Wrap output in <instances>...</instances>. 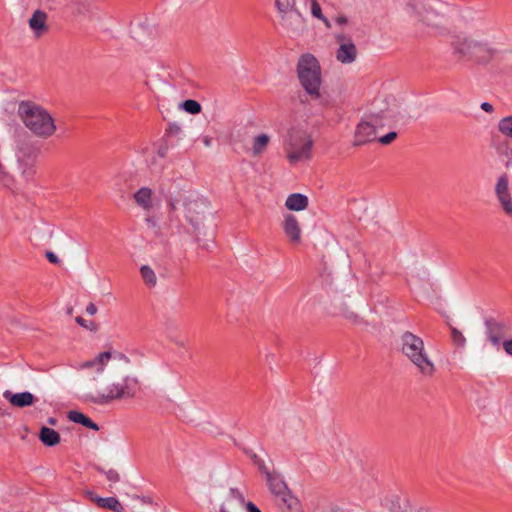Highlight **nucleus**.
I'll return each mask as SVG.
<instances>
[{
	"instance_id": "nucleus-1",
	"label": "nucleus",
	"mask_w": 512,
	"mask_h": 512,
	"mask_svg": "<svg viewBox=\"0 0 512 512\" xmlns=\"http://www.w3.org/2000/svg\"><path fill=\"white\" fill-rule=\"evenodd\" d=\"M168 207L170 220L178 219L180 211L198 240L201 225L211 213L209 202L193 193L179 191L174 197H170Z\"/></svg>"
},
{
	"instance_id": "nucleus-2",
	"label": "nucleus",
	"mask_w": 512,
	"mask_h": 512,
	"mask_svg": "<svg viewBox=\"0 0 512 512\" xmlns=\"http://www.w3.org/2000/svg\"><path fill=\"white\" fill-rule=\"evenodd\" d=\"M112 375L109 385L106 387L105 392L96 391L95 393H88L86 400L94 404L105 405L115 400L131 399L136 396L139 381L136 377L130 376V365L128 368L119 370H112Z\"/></svg>"
},
{
	"instance_id": "nucleus-3",
	"label": "nucleus",
	"mask_w": 512,
	"mask_h": 512,
	"mask_svg": "<svg viewBox=\"0 0 512 512\" xmlns=\"http://www.w3.org/2000/svg\"><path fill=\"white\" fill-rule=\"evenodd\" d=\"M451 48L457 61H469L478 65L489 64L499 53L487 40H478L464 34L453 37Z\"/></svg>"
},
{
	"instance_id": "nucleus-4",
	"label": "nucleus",
	"mask_w": 512,
	"mask_h": 512,
	"mask_svg": "<svg viewBox=\"0 0 512 512\" xmlns=\"http://www.w3.org/2000/svg\"><path fill=\"white\" fill-rule=\"evenodd\" d=\"M18 115L24 125L36 136L49 138L56 131L53 117L40 105L31 101L19 104Z\"/></svg>"
},
{
	"instance_id": "nucleus-5",
	"label": "nucleus",
	"mask_w": 512,
	"mask_h": 512,
	"mask_svg": "<svg viewBox=\"0 0 512 512\" xmlns=\"http://www.w3.org/2000/svg\"><path fill=\"white\" fill-rule=\"evenodd\" d=\"M400 350L423 376L432 377L434 375L435 365L430 359L421 337L410 331L404 332L400 338Z\"/></svg>"
},
{
	"instance_id": "nucleus-6",
	"label": "nucleus",
	"mask_w": 512,
	"mask_h": 512,
	"mask_svg": "<svg viewBox=\"0 0 512 512\" xmlns=\"http://www.w3.org/2000/svg\"><path fill=\"white\" fill-rule=\"evenodd\" d=\"M297 76L304 90L313 97L320 96L321 67L313 54H302L297 63Z\"/></svg>"
},
{
	"instance_id": "nucleus-7",
	"label": "nucleus",
	"mask_w": 512,
	"mask_h": 512,
	"mask_svg": "<svg viewBox=\"0 0 512 512\" xmlns=\"http://www.w3.org/2000/svg\"><path fill=\"white\" fill-rule=\"evenodd\" d=\"M312 146V139L303 130H290L284 140V150L291 164L310 159Z\"/></svg>"
},
{
	"instance_id": "nucleus-8",
	"label": "nucleus",
	"mask_w": 512,
	"mask_h": 512,
	"mask_svg": "<svg viewBox=\"0 0 512 512\" xmlns=\"http://www.w3.org/2000/svg\"><path fill=\"white\" fill-rule=\"evenodd\" d=\"M281 27L293 36L305 30V18L296 6V0H275Z\"/></svg>"
},
{
	"instance_id": "nucleus-9",
	"label": "nucleus",
	"mask_w": 512,
	"mask_h": 512,
	"mask_svg": "<svg viewBox=\"0 0 512 512\" xmlns=\"http://www.w3.org/2000/svg\"><path fill=\"white\" fill-rule=\"evenodd\" d=\"M108 360H112L111 369L115 371L128 368L131 363L130 359L123 353L104 351L98 354L94 359L81 363L79 369H94L96 373H101Z\"/></svg>"
},
{
	"instance_id": "nucleus-10",
	"label": "nucleus",
	"mask_w": 512,
	"mask_h": 512,
	"mask_svg": "<svg viewBox=\"0 0 512 512\" xmlns=\"http://www.w3.org/2000/svg\"><path fill=\"white\" fill-rule=\"evenodd\" d=\"M334 39L339 45L335 54L336 60L345 65L353 63L357 59L358 50L351 36L341 31L335 33Z\"/></svg>"
},
{
	"instance_id": "nucleus-11",
	"label": "nucleus",
	"mask_w": 512,
	"mask_h": 512,
	"mask_svg": "<svg viewBox=\"0 0 512 512\" xmlns=\"http://www.w3.org/2000/svg\"><path fill=\"white\" fill-rule=\"evenodd\" d=\"M486 334L488 340L494 346H499L501 340L506 336L509 325L504 321H498L494 318L485 320Z\"/></svg>"
},
{
	"instance_id": "nucleus-12",
	"label": "nucleus",
	"mask_w": 512,
	"mask_h": 512,
	"mask_svg": "<svg viewBox=\"0 0 512 512\" xmlns=\"http://www.w3.org/2000/svg\"><path fill=\"white\" fill-rule=\"evenodd\" d=\"M495 193L505 213L512 215V197L509 191V178L507 174H503L498 178Z\"/></svg>"
},
{
	"instance_id": "nucleus-13",
	"label": "nucleus",
	"mask_w": 512,
	"mask_h": 512,
	"mask_svg": "<svg viewBox=\"0 0 512 512\" xmlns=\"http://www.w3.org/2000/svg\"><path fill=\"white\" fill-rule=\"evenodd\" d=\"M409 7L415 11L419 21L432 28H439L442 26V18L437 11L432 8L419 7L418 4H409Z\"/></svg>"
},
{
	"instance_id": "nucleus-14",
	"label": "nucleus",
	"mask_w": 512,
	"mask_h": 512,
	"mask_svg": "<svg viewBox=\"0 0 512 512\" xmlns=\"http://www.w3.org/2000/svg\"><path fill=\"white\" fill-rule=\"evenodd\" d=\"M376 139V128L375 125L367 122L361 121L355 130L353 146H361L372 142Z\"/></svg>"
},
{
	"instance_id": "nucleus-15",
	"label": "nucleus",
	"mask_w": 512,
	"mask_h": 512,
	"mask_svg": "<svg viewBox=\"0 0 512 512\" xmlns=\"http://www.w3.org/2000/svg\"><path fill=\"white\" fill-rule=\"evenodd\" d=\"M3 397L13 406L17 408H25L32 406L37 398L30 392L12 393L9 390L4 391Z\"/></svg>"
},
{
	"instance_id": "nucleus-16",
	"label": "nucleus",
	"mask_w": 512,
	"mask_h": 512,
	"mask_svg": "<svg viewBox=\"0 0 512 512\" xmlns=\"http://www.w3.org/2000/svg\"><path fill=\"white\" fill-rule=\"evenodd\" d=\"M281 512H304L300 500L291 491L274 499Z\"/></svg>"
},
{
	"instance_id": "nucleus-17",
	"label": "nucleus",
	"mask_w": 512,
	"mask_h": 512,
	"mask_svg": "<svg viewBox=\"0 0 512 512\" xmlns=\"http://www.w3.org/2000/svg\"><path fill=\"white\" fill-rule=\"evenodd\" d=\"M283 230L291 243L299 244L301 242V227L297 218L292 214H287L283 221Z\"/></svg>"
},
{
	"instance_id": "nucleus-18",
	"label": "nucleus",
	"mask_w": 512,
	"mask_h": 512,
	"mask_svg": "<svg viewBox=\"0 0 512 512\" xmlns=\"http://www.w3.org/2000/svg\"><path fill=\"white\" fill-rule=\"evenodd\" d=\"M266 481L273 500L291 491L282 477L275 472H267Z\"/></svg>"
},
{
	"instance_id": "nucleus-19",
	"label": "nucleus",
	"mask_w": 512,
	"mask_h": 512,
	"mask_svg": "<svg viewBox=\"0 0 512 512\" xmlns=\"http://www.w3.org/2000/svg\"><path fill=\"white\" fill-rule=\"evenodd\" d=\"M48 15L43 10H36L29 19V27L34 32V35L39 38L48 32L49 27L47 25Z\"/></svg>"
},
{
	"instance_id": "nucleus-20",
	"label": "nucleus",
	"mask_w": 512,
	"mask_h": 512,
	"mask_svg": "<svg viewBox=\"0 0 512 512\" xmlns=\"http://www.w3.org/2000/svg\"><path fill=\"white\" fill-rule=\"evenodd\" d=\"M152 190L148 187H142L138 189L133 198L138 206L143 208L145 211H149L153 208L152 203Z\"/></svg>"
},
{
	"instance_id": "nucleus-21",
	"label": "nucleus",
	"mask_w": 512,
	"mask_h": 512,
	"mask_svg": "<svg viewBox=\"0 0 512 512\" xmlns=\"http://www.w3.org/2000/svg\"><path fill=\"white\" fill-rule=\"evenodd\" d=\"M308 202L307 196L300 193H293L287 197L285 206L291 211H302L307 208Z\"/></svg>"
},
{
	"instance_id": "nucleus-22",
	"label": "nucleus",
	"mask_w": 512,
	"mask_h": 512,
	"mask_svg": "<svg viewBox=\"0 0 512 512\" xmlns=\"http://www.w3.org/2000/svg\"><path fill=\"white\" fill-rule=\"evenodd\" d=\"M39 439L44 446L54 447L60 443V434L49 427L43 426L39 432Z\"/></svg>"
},
{
	"instance_id": "nucleus-23",
	"label": "nucleus",
	"mask_w": 512,
	"mask_h": 512,
	"mask_svg": "<svg viewBox=\"0 0 512 512\" xmlns=\"http://www.w3.org/2000/svg\"><path fill=\"white\" fill-rule=\"evenodd\" d=\"M67 417L70 421L81 424L84 427L90 428L92 430L98 431L99 426L97 423L92 421L89 417L77 410H71L68 412Z\"/></svg>"
},
{
	"instance_id": "nucleus-24",
	"label": "nucleus",
	"mask_w": 512,
	"mask_h": 512,
	"mask_svg": "<svg viewBox=\"0 0 512 512\" xmlns=\"http://www.w3.org/2000/svg\"><path fill=\"white\" fill-rule=\"evenodd\" d=\"M97 507L111 510L114 512H123L124 507L116 497H100L95 499Z\"/></svg>"
},
{
	"instance_id": "nucleus-25",
	"label": "nucleus",
	"mask_w": 512,
	"mask_h": 512,
	"mask_svg": "<svg viewBox=\"0 0 512 512\" xmlns=\"http://www.w3.org/2000/svg\"><path fill=\"white\" fill-rule=\"evenodd\" d=\"M140 274L144 283L149 287L153 288L157 284V277L154 270L148 265H142L140 268Z\"/></svg>"
},
{
	"instance_id": "nucleus-26",
	"label": "nucleus",
	"mask_w": 512,
	"mask_h": 512,
	"mask_svg": "<svg viewBox=\"0 0 512 512\" xmlns=\"http://www.w3.org/2000/svg\"><path fill=\"white\" fill-rule=\"evenodd\" d=\"M269 136L267 134H260L254 138L253 141V154L255 156L260 155L264 152L269 143Z\"/></svg>"
},
{
	"instance_id": "nucleus-27",
	"label": "nucleus",
	"mask_w": 512,
	"mask_h": 512,
	"mask_svg": "<svg viewBox=\"0 0 512 512\" xmlns=\"http://www.w3.org/2000/svg\"><path fill=\"white\" fill-rule=\"evenodd\" d=\"M498 130L504 136L512 138V115L504 117L499 121Z\"/></svg>"
},
{
	"instance_id": "nucleus-28",
	"label": "nucleus",
	"mask_w": 512,
	"mask_h": 512,
	"mask_svg": "<svg viewBox=\"0 0 512 512\" xmlns=\"http://www.w3.org/2000/svg\"><path fill=\"white\" fill-rule=\"evenodd\" d=\"M181 107L190 114H198L201 112V105L198 101L193 99L185 100L181 103Z\"/></svg>"
},
{
	"instance_id": "nucleus-29",
	"label": "nucleus",
	"mask_w": 512,
	"mask_h": 512,
	"mask_svg": "<svg viewBox=\"0 0 512 512\" xmlns=\"http://www.w3.org/2000/svg\"><path fill=\"white\" fill-rule=\"evenodd\" d=\"M97 470L104 474L109 482L116 483L120 481V475L115 469L105 470L102 467H97Z\"/></svg>"
},
{
	"instance_id": "nucleus-30",
	"label": "nucleus",
	"mask_w": 512,
	"mask_h": 512,
	"mask_svg": "<svg viewBox=\"0 0 512 512\" xmlns=\"http://www.w3.org/2000/svg\"><path fill=\"white\" fill-rule=\"evenodd\" d=\"M36 174V169L34 165L26 163L22 169L21 175L25 179L26 182L33 180Z\"/></svg>"
},
{
	"instance_id": "nucleus-31",
	"label": "nucleus",
	"mask_w": 512,
	"mask_h": 512,
	"mask_svg": "<svg viewBox=\"0 0 512 512\" xmlns=\"http://www.w3.org/2000/svg\"><path fill=\"white\" fill-rule=\"evenodd\" d=\"M451 338L453 343L459 347H463L466 343V339L463 334L454 327L451 329Z\"/></svg>"
},
{
	"instance_id": "nucleus-32",
	"label": "nucleus",
	"mask_w": 512,
	"mask_h": 512,
	"mask_svg": "<svg viewBox=\"0 0 512 512\" xmlns=\"http://www.w3.org/2000/svg\"><path fill=\"white\" fill-rule=\"evenodd\" d=\"M75 321L83 328L88 329L90 331H95L97 329V325L93 321H87L83 317L78 316L75 318Z\"/></svg>"
},
{
	"instance_id": "nucleus-33",
	"label": "nucleus",
	"mask_w": 512,
	"mask_h": 512,
	"mask_svg": "<svg viewBox=\"0 0 512 512\" xmlns=\"http://www.w3.org/2000/svg\"><path fill=\"white\" fill-rule=\"evenodd\" d=\"M311 14L317 19L323 18L324 16L317 0H311Z\"/></svg>"
},
{
	"instance_id": "nucleus-34",
	"label": "nucleus",
	"mask_w": 512,
	"mask_h": 512,
	"mask_svg": "<svg viewBox=\"0 0 512 512\" xmlns=\"http://www.w3.org/2000/svg\"><path fill=\"white\" fill-rule=\"evenodd\" d=\"M396 138H397V133L392 131V132H389L388 134L380 137L378 139V141L383 145H388V144L392 143Z\"/></svg>"
},
{
	"instance_id": "nucleus-35",
	"label": "nucleus",
	"mask_w": 512,
	"mask_h": 512,
	"mask_svg": "<svg viewBox=\"0 0 512 512\" xmlns=\"http://www.w3.org/2000/svg\"><path fill=\"white\" fill-rule=\"evenodd\" d=\"M251 459L253 460L254 464H256L259 468V470L266 475L267 472H270L264 461L261 460L255 453L251 455Z\"/></svg>"
},
{
	"instance_id": "nucleus-36",
	"label": "nucleus",
	"mask_w": 512,
	"mask_h": 512,
	"mask_svg": "<svg viewBox=\"0 0 512 512\" xmlns=\"http://www.w3.org/2000/svg\"><path fill=\"white\" fill-rule=\"evenodd\" d=\"M180 133H181V127L176 123L169 124L168 128L166 129L167 136H177Z\"/></svg>"
},
{
	"instance_id": "nucleus-37",
	"label": "nucleus",
	"mask_w": 512,
	"mask_h": 512,
	"mask_svg": "<svg viewBox=\"0 0 512 512\" xmlns=\"http://www.w3.org/2000/svg\"><path fill=\"white\" fill-rule=\"evenodd\" d=\"M342 315L346 319H348V320H350V321H352L354 323H356L358 321V319H359V317H358V315L356 313H354L353 311L348 310L347 308L343 309Z\"/></svg>"
},
{
	"instance_id": "nucleus-38",
	"label": "nucleus",
	"mask_w": 512,
	"mask_h": 512,
	"mask_svg": "<svg viewBox=\"0 0 512 512\" xmlns=\"http://www.w3.org/2000/svg\"><path fill=\"white\" fill-rule=\"evenodd\" d=\"M230 494L237 499L241 504H246L244 495L237 489V488H231Z\"/></svg>"
},
{
	"instance_id": "nucleus-39",
	"label": "nucleus",
	"mask_w": 512,
	"mask_h": 512,
	"mask_svg": "<svg viewBox=\"0 0 512 512\" xmlns=\"http://www.w3.org/2000/svg\"><path fill=\"white\" fill-rule=\"evenodd\" d=\"M503 349L504 351L512 357V338L508 340H504L503 343Z\"/></svg>"
},
{
	"instance_id": "nucleus-40",
	"label": "nucleus",
	"mask_w": 512,
	"mask_h": 512,
	"mask_svg": "<svg viewBox=\"0 0 512 512\" xmlns=\"http://www.w3.org/2000/svg\"><path fill=\"white\" fill-rule=\"evenodd\" d=\"M45 256L48 259V261L53 264H58L60 262L59 258L51 251H47Z\"/></svg>"
},
{
	"instance_id": "nucleus-41",
	"label": "nucleus",
	"mask_w": 512,
	"mask_h": 512,
	"mask_svg": "<svg viewBox=\"0 0 512 512\" xmlns=\"http://www.w3.org/2000/svg\"><path fill=\"white\" fill-rule=\"evenodd\" d=\"M247 512H261V510L253 503V502H247L245 504Z\"/></svg>"
},
{
	"instance_id": "nucleus-42",
	"label": "nucleus",
	"mask_w": 512,
	"mask_h": 512,
	"mask_svg": "<svg viewBox=\"0 0 512 512\" xmlns=\"http://www.w3.org/2000/svg\"><path fill=\"white\" fill-rule=\"evenodd\" d=\"M167 153H168V146L167 145L160 146L158 151H157V155L160 158H165L167 156Z\"/></svg>"
},
{
	"instance_id": "nucleus-43",
	"label": "nucleus",
	"mask_w": 512,
	"mask_h": 512,
	"mask_svg": "<svg viewBox=\"0 0 512 512\" xmlns=\"http://www.w3.org/2000/svg\"><path fill=\"white\" fill-rule=\"evenodd\" d=\"M84 495L94 503L96 498H100V496H98L94 491L91 490H85Z\"/></svg>"
},
{
	"instance_id": "nucleus-44",
	"label": "nucleus",
	"mask_w": 512,
	"mask_h": 512,
	"mask_svg": "<svg viewBox=\"0 0 512 512\" xmlns=\"http://www.w3.org/2000/svg\"><path fill=\"white\" fill-rule=\"evenodd\" d=\"M335 22L338 25H345L348 23V18L345 15H339L335 18Z\"/></svg>"
},
{
	"instance_id": "nucleus-45",
	"label": "nucleus",
	"mask_w": 512,
	"mask_h": 512,
	"mask_svg": "<svg viewBox=\"0 0 512 512\" xmlns=\"http://www.w3.org/2000/svg\"><path fill=\"white\" fill-rule=\"evenodd\" d=\"M145 221L149 227H151V228L157 227V220L155 219V217L148 216V217H146Z\"/></svg>"
},
{
	"instance_id": "nucleus-46",
	"label": "nucleus",
	"mask_w": 512,
	"mask_h": 512,
	"mask_svg": "<svg viewBox=\"0 0 512 512\" xmlns=\"http://www.w3.org/2000/svg\"><path fill=\"white\" fill-rule=\"evenodd\" d=\"M86 312L89 314V315H94L96 314L97 312V307L94 303H89L86 307Z\"/></svg>"
},
{
	"instance_id": "nucleus-47",
	"label": "nucleus",
	"mask_w": 512,
	"mask_h": 512,
	"mask_svg": "<svg viewBox=\"0 0 512 512\" xmlns=\"http://www.w3.org/2000/svg\"><path fill=\"white\" fill-rule=\"evenodd\" d=\"M481 109L484 110L487 113H491L494 110L493 106L490 103H488V102H483L481 104Z\"/></svg>"
},
{
	"instance_id": "nucleus-48",
	"label": "nucleus",
	"mask_w": 512,
	"mask_h": 512,
	"mask_svg": "<svg viewBox=\"0 0 512 512\" xmlns=\"http://www.w3.org/2000/svg\"><path fill=\"white\" fill-rule=\"evenodd\" d=\"M319 20H321L327 28L331 27L330 21L325 16H323V18H320Z\"/></svg>"
},
{
	"instance_id": "nucleus-49",
	"label": "nucleus",
	"mask_w": 512,
	"mask_h": 512,
	"mask_svg": "<svg viewBox=\"0 0 512 512\" xmlns=\"http://www.w3.org/2000/svg\"><path fill=\"white\" fill-rule=\"evenodd\" d=\"M5 175V170H4V166L2 165V163L0 162V177L4 176Z\"/></svg>"
},
{
	"instance_id": "nucleus-50",
	"label": "nucleus",
	"mask_w": 512,
	"mask_h": 512,
	"mask_svg": "<svg viewBox=\"0 0 512 512\" xmlns=\"http://www.w3.org/2000/svg\"><path fill=\"white\" fill-rule=\"evenodd\" d=\"M48 423H49L50 425H56L57 420H56L55 418H52V417H51V418H49V419H48Z\"/></svg>"
},
{
	"instance_id": "nucleus-51",
	"label": "nucleus",
	"mask_w": 512,
	"mask_h": 512,
	"mask_svg": "<svg viewBox=\"0 0 512 512\" xmlns=\"http://www.w3.org/2000/svg\"><path fill=\"white\" fill-rule=\"evenodd\" d=\"M175 344L178 345L179 347H184V342L183 341H180V340H174Z\"/></svg>"
},
{
	"instance_id": "nucleus-52",
	"label": "nucleus",
	"mask_w": 512,
	"mask_h": 512,
	"mask_svg": "<svg viewBox=\"0 0 512 512\" xmlns=\"http://www.w3.org/2000/svg\"><path fill=\"white\" fill-rule=\"evenodd\" d=\"M203 141H204V144H205L206 146H209V145H210L211 140H210V138H209V137H205Z\"/></svg>"
},
{
	"instance_id": "nucleus-53",
	"label": "nucleus",
	"mask_w": 512,
	"mask_h": 512,
	"mask_svg": "<svg viewBox=\"0 0 512 512\" xmlns=\"http://www.w3.org/2000/svg\"><path fill=\"white\" fill-rule=\"evenodd\" d=\"M67 314H68V315H72V314H73V308H72V307H69V308L67 309Z\"/></svg>"
},
{
	"instance_id": "nucleus-54",
	"label": "nucleus",
	"mask_w": 512,
	"mask_h": 512,
	"mask_svg": "<svg viewBox=\"0 0 512 512\" xmlns=\"http://www.w3.org/2000/svg\"><path fill=\"white\" fill-rule=\"evenodd\" d=\"M220 512H229L224 506H221Z\"/></svg>"
},
{
	"instance_id": "nucleus-55",
	"label": "nucleus",
	"mask_w": 512,
	"mask_h": 512,
	"mask_svg": "<svg viewBox=\"0 0 512 512\" xmlns=\"http://www.w3.org/2000/svg\"><path fill=\"white\" fill-rule=\"evenodd\" d=\"M75 14L76 15H79V4L76 5V11H75Z\"/></svg>"
}]
</instances>
